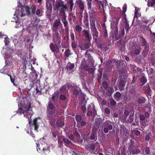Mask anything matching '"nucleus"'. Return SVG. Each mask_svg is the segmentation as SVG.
Masks as SVG:
<instances>
[{
	"label": "nucleus",
	"instance_id": "nucleus-1",
	"mask_svg": "<svg viewBox=\"0 0 155 155\" xmlns=\"http://www.w3.org/2000/svg\"><path fill=\"white\" fill-rule=\"evenodd\" d=\"M36 6L33 5L31 7L28 6L24 7L21 12H19V11L16 10L14 14V16L16 15V17H22L27 14L29 16L31 12L33 14H35L36 11Z\"/></svg>",
	"mask_w": 155,
	"mask_h": 155
},
{
	"label": "nucleus",
	"instance_id": "nucleus-2",
	"mask_svg": "<svg viewBox=\"0 0 155 155\" xmlns=\"http://www.w3.org/2000/svg\"><path fill=\"white\" fill-rule=\"evenodd\" d=\"M101 87L103 91V94L106 97L111 96L114 91L113 87L108 86L107 84L106 81L103 82Z\"/></svg>",
	"mask_w": 155,
	"mask_h": 155
},
{
	"label": "nucleus",
	"instance_id": "nucleus-3",
	"mask_svg": "<svg viewBox=\"0 0 155 155\" xmlns=\"http://www.w3.org/2000/svg\"><path fill=\"white\" fill-rule=\"evenodd\" d=\"M55 7L57 10L60 8L59 13L62 14V15H65V12L68 10V7L62 1H56L55 3Z\"/></svg>",
	"mask_w": 155,
	"mask_h": 155
},
{
	"label": "nucleus",
	"instance_id": "nucleus-4",
	"mask_svg": "<svg viewBox=\"0 0 155 155\" xmlns=\"http://www.w3.org/2000/svg\"><path fill=\"white\" fill-rule=\"evenodd\" d=\"M94 104L91 103L89 104L87 107V115L88 116H91L93 115L96 114V111L95 108Z\"/></svg>",
	"mask_w": 155,
	"mask_h": 155
},
{
	"label": "nucleus",
	"instance_id": "nucleus-5",
	"mask_svg": "<svg viewBox=\"0 0 155 155\" xmlns=\"http://www.w3.org/2000/svg\"><path fill=\"white\" fill-rule=\"evenodd\" d=\"M62 26L60 19H56L54 21L52 26V29L53 31H56L58 28H61Z\"/></svg>",
	"mask_w": 155,
	"mask_h": 155
},
{
	"label": "nucleus",
	"instance_id": "nucleus-6",
	"mask_svg": "<svg viewBox=\"0 0 155 155\" xmlns=\"http://www.w3.org/2000/svg\"><path fill=\"white\" fill-rule=\"evenodd\" d=\"M104 132L105 133L108 132L109 130H111L113 128L111 122L107 121L103 124Z\"/></svg>",
	"mask_w": 155,
	"mask_h": 155
},
{
	"label": "nucleus",
	"instance_id": "nucleus-7",
	"mask_svg": "<svg viewBox=\"0 0 155 155\" xmlns=\"http://www.w3.org/2000/svg\"><path fill=\"white\" fill-rule=\"evenodd\" d=\"M25 109V111L24 113V116L27 118H29V117L31 118L33 114L31 107L29 105V107H28L27 108L26 107Z\"/></svg>",
	"mask_w": 155,
	"mask_h": 155
},
{
	"label": "nucleus",
	"instance_id": "nucleus-8",
	"mask_svg": "<svg viewBox=\"0 0 155 155\" xmlns=\"http://www.w3.org/2000/svg\"><path fill=\"white\" fill-rule=\"evenodd\" d=\"M52 11H46V17L48 18L50 21H51L54 19L56 16V14H54L52 16H51Z\"/></svg>",
	"mask_w": 155,
	"mask_h": 155
},
{
	"label": "nucleus",
	"instance_id": "nucleus-9",
	"mask_svg": "<svg viewBox=\"0 0 155 155\" xmlns=\"http://www.w3.org/2000/svg\"><path fill=\"white\" fill-rule=\"evenodd\" d=\"M52 11H46V17L48 18L50 21H51L54 19L56 16V14H54L52 16H51Z\"/></svg>",
	"mask_w": 155,
	"mask_h": 155
},
{
	"label": "nucleus",
	"instance_id": "nucleus-10",
	"mask_svg": "<svg viewBox=\"0 0 155 155\" xmlns=\"http://www.w3.org/2000/svg\"><path fill=\"white\" fill-rule=\"evenodd\" d=\"M76 3L79 7L80 9L83 10L84 9V4L82 0H76Z\"/></svg>",
	"mask_w": 155,
	"mask_h": 155
},
{
	"label": "nucleus",
	"instance_id": "nucleus-11",
	"mask_svg": "<svg viewBox=\"0 0 155 155\" xmlns=\"http://www.w3.org/2000/svg\"><path fill=\"white\" fill-rule=\"evenodd\" d=\"M50 48L52 52L57 53L59 52V49L56 45H54L51 43L50 44Z\"/></svg>",
	"mask_w": 155,
	"mask_h": 155
},
{
	"label": "nucleus",
	"instance_id": "nucleus-12",
	"mask_svg": "<svg viewBox=\"0 0 155 155\" xmlns=\"http://www.w3.org/2000/svg\"><path fill=\"white\" fill-rule=\"evenodd\" d=\"M95 145L94 143L89 144L85 147V148L90 152H92L95 149Z\"/></svg>",
	"mask_w": 155,
	"mask_h": 155
},
{
	"label": "nucleus",
	"instance_id": "nucleus-13",
	"mask_svg": "<svg viewBox=\"0 0 155 155\" xmlns=\"http://www.w3.org/2000/svg\"><path fill=\"white\" fill-rule=\"evenodd\" d=\"M91 31L92 32L93 36L94 38L96 40L97 39L98 32L97 31V28L96 27L91 28Z\"/></svg>",
	"mask_w": 155,
	"mask_h": 155
},
{
	"label": "nucleus",
	"instance_id": "nucleus-14",
	"mask_svg": "<svg viewBox=\"0 0 155 155\" xmlns=\"http://www.w3.org/2000/svg\"><path fill=\"white\" fill-rule=\"evenodd\" d=\"M57 114V113H55L54 111L51 110L48 113L47 118H48V119L49 120L54 118Z\"/></svg>",
	"mask_w": 155,
	"mask_h": 155
},
{
	"label": "nucleus",
	"instance_id": "nucleus-15",
	"mask_svg": "<svg viewBox=\"0 0 155 155\" xmlns=\"http://www.w3.org/2000/svg\"><path fill=\"white\" fill-rule=\"evenodd\" d=\"M129 152L130 154L133 155L137 154L138 153L140 152V150L137 149L135 148H130L129 149Z\"/></svg>",
	"mask_w": 155,
	"mask_h": 155
},
{
	"label": "nucleus",
	"instance_id": "nucleus-16",
	"mask_svg": "<svg viewBox=\"0 0 155 155\" xmlns=\"http://www.w3.org/2000/svg\"><path fill=\"white\" fill-rule=\"evenodd\" d=\"M74 67V64H71L70 63H68L67 64L66 68L67 71H72V69Z\"/></svg>",
	"mask_w": 155,
	"mask_h": 155
},
{
	"label": "nucleus",
	"instance_id": "nucleus-17",
	"mask_svg": "<svg viewBox=\"0 0 155 155\" xmlns=\"http://www.w3.org/2000/svg\"><path fill=\"white\" fill-rule=\"evenodd\" d=\"M71 86L68 84H66L63 87H61L60 89V91H67L70 88Z\"/></svg>",
	"mask_w": 155,
	"mask_h": 155
},
{
	"label": "nucleus",
	"instance_id": "nucleus-18",
	"mask_svg": "<svg viewBox=\"0 0 155 155\" xmlns=\"http://www.w3.org/2000/svg\"><path fill=\"white\" fill-rule=\"evenodd\" d=\"M40 119V118H36L33 120V125L35 127V130L36 131H38V129L39 127V125L38 123L37 122V119Z\"/></svg>",
	"mask_w": 155,
	"mask_h": 155
},
{
	"label": "nucleus",
	"instance_id": "nucleus-19",
	"mask_svg": "<svg viewBox=\"0 0 155 155\" xmlns=\"http://www.w3.org/2000/svg\"><path fill=\"white\" fill-rule=\"evenodd\" d=\"M83 32H84L85 37L88 40H90L91 38V36L90 35V31L89 30H85L83 31Z\"/></svg>",
	"mask_w": 155,
	"mask_h": 155
},
{
	"label": "nucleus",
	"instance_id": "nucleus-20",
	"mask_svg": "<svg viewBox=\"0 0 155 155\" xmlns=\"http://www.w3.org/2000/svg\"><path fill=\"white\" fill-rule=\"evenodd\" d=\"M125 85V84L124 82L121 81L119 82L118 85V86L119 87V90L120 91H121L124 90Z\"/></svg>",
	"mask_w": 155,
	"mask_h": 155
},
{
	"label": "nucleus",
	"instance_id": "nucleus-21",
	"mask_svg": "<svg viewBox=\"0 0 155 155\" xmlns=\"http://www.w3.org/2000/svg\"><path fill=\"white\" fill-rule=\"evenodd\" d=\"M129 113V111L127 110H126L124 111V114L125 115V116H122L120 117V119L122 122H124V121H125Z\"/></svg>",
	"mask_w": 155,
	"mask_h": 155
},
{
	"label": "nucleus",
	"instance_id": "nucleus-22",
	"mask_svg": "<svg viewBox=\"0 0 155 155\" xmlns=\"http://www.w3.org/2000/svg\"><path fill=\"white\" fill-rule=\"evenodd\" d=\"M46 8L47 11H52V6L51 3L46 2Z\"/></svg>",
	"mask_w": 155,
	"mask_h": 155
},
{
	"label": "nucleus",
	"instance_id": "nucleus-23",
	"mask_svg": "<svg viewBox=\"0 0 155 155\" xmlns=\"http://www.w3.org/2000/svg\"><path fill=\"white\" fill-rule=\"evenodd\" d=\"M63 15V16L61 18V21L64 24V26L66 27L68 24V22L66 20V17L65 15Z\"/></svg>",
	"mask_w": 155,
	"mask_h": 155
},
{
	"label": "nucleus",
	"instance_id": "nucleus-24",
	"mask_svg": "<svg viewBox=\"0 0 155 155\" xmlns=\"http://www.w3.org/2000/svg\"><path fill=\"white\" fill-rule=\"evenodd\" d=\"M57 124L58 126L62 127L64 125V120L62 119H61L57 121Z\"/></svg>",
	"mask_w": 155,
	"mask_h": 155
},
{
	"label": "nucleus",
	"instance_id": "nucleus-25",
	"mask_svg": "<svg viewBox=\"0 0 155 155\" xmlns=\"http://www.w3.org/2000/svg\"><path fill=\"white\" fill-rule=\"evenodd\" d=\"M90 139L91 140H97V134L95 131H93L90 136Z\"/></svg>",
	"mask_w": 155,
	"mask_h": 155
},
{
	"label": "nucleus",
	"instance_id": "nucleus-26",
	"mask_svg": "<svg viewBox=\"0 0 155 155\" xmlns=\"http://www.w3.org/2000/svg\"><path fill=\"white\" fill-rule=\"evenodd\" d=\"M2 36H4V41L5 42V45H8L9 42V41H8V38L7 36L6 35H2V33L0 32V38H2Z\"/></svg>",
	"mask_w": 155,
	"mask_h": 155
},
{
	"label": "nucleus",
	"instance_id": "nucleus-27",
	"mask_svg": "<svg viewBox=\"0 0 155 155\" xmlns=\"http://www.w3.org/2000/svg\"><path fill=\"white\" fill-rule=\"evenodd\" d=\"M121 95V94L119 92H117L114 95V98L116 100L119 101L120 99Z\"/></svg>",
	"mask_w": 155,
	"mask_h": 155
},
{
	"label": "nucleus",
	"instance_id": "nucleus-28",
	"mask_svg": "<svg viewBox=\"0 0 155 155\" xmlns=\"http://www.w3.org/2000/svg\"><path fill=\"white\" fill-rule=\"evenodd\" d=\"M133 115L132 114L130 115L128 118V119L127 120L126 119V120L125 121L127 123H131L133 122Z\"/></svg>",
	"mask_w": 155,
	"mask_h": 155
},
{
	"label": "nucleus",
	"instance_id": "nucleus-29",
	"mask_svg": "<svg viewBox=\"0 0 155 155\" xmlns=\"http://www.w3.org/2000/svg\"><path fill=\"white\" fill-rule=\"evenodd\" d=\"M81 90L80 89V88L77 87H76L75 88V89L73 91V94L76 95H78L79 93H81Z\"/></svg>",
	"mask_w": 155,
	"mask_h": 155
},
{
	"label": "nucleus",
	"instance_id": "nucleus-30",
	"mask_svg": "<svg viewBox=\"0 0 155 155\" xmlns=\"http://www.w3.org/2000/svg\"><path fill=\"white\" fill-rule=\"evenodd\" d=\"M147 4L148 7H154L155 6V0H149Z\"/></svg>",
	"mask_w": 155,
	"mask_h": 155
},
{
	"label": "nucleus",
	"instance_id": "nucleus-31",
	"mask_svg": "<svg viewBox=\"0 0 155 155\" xmlns=\"http://www.w3.org/2000/svg\"><path fill=\"white\" fill-rule=\"evenodd\" d=\"M141 51V48L140 46H137L134 50V53L136 54H138Z\"/></svg>",
	"mask_w": 155,
	"mask_h": 155
},
{
	"label": "nucleus",
	"instance_id": "nucleus-32",
	"mask_svg": "<svg viewBox=\"0 0 155 155\" xmlns=\"http://www.w3.org/2000/svg\"><path fill=\"white\" fill-rule=\"evenodd\" d=\"M67 3L70 5V10L72 11L73 9V7L74 5L73 0H69Z\"/></svg>",
	"mask_w": 155,
	"mask_h": 155
},
{
	"label": "nucleus",
	"instance_id": "nucleus-33",
	"mask_svg": "<svg viewBox=\"0 0 155 155\" xmlns=\"http://www.w3.org/2000/svg\"><path fill=\"white\" fill-rule=\"evenodd\" d=\"M86 1L87 2V8L88 10H91V1L92 0H86Z\"/></svg>",
	"mask_w": 155,
	"mask_h": 155
},
{
	"label": "nucleus",
	"instance_id": "nucleus-34",
	"mask_svg": "<svg viewBox=\"0 0 155 155\" xmlns=\"http://www.w3.org/2000/svg\"><path fill=\"white\" fill-rule=\"evenodd\" d=\"M140 82L143 84H145L147 82V79L143 76H141L140 78Z\"/></svg>",
	"mask_w": 155,
	"mask_h": 155
},
{
	"label": "nucleus",
	"instance_id": "nucleus-35",
	"mask_svg": "<svg viewBox=\"0 0 155 155\" xmlns=\"http://www.w3.org/2000/svg\"><path fill=\"white\" fill-rule=\"evenodd\" d=\"M138 102L140 104H144L145 102V99L143 97H140L138 99Z\"/></svg>",
	"mask_w": 155,
	"mask_h": 155
},
{
	"label": "nucleus",
	"instance_id": "nucleus-36",
	"mask_svg": "<svg viewBox=\"0 0 155 155\" xmlns=\"http://www.w3.org/2000/svg\"><path fill=\"white\" fill-rule=\"evenodd\" d=\"M25 109L24 110L23 109L21 108H20L18 110V111H17V113L19 114H24V113H25Z\"/></svg>",
	"mask_w": 155,
	"mask_h": 155
},
{
	"label": "nucleus",
	"instance_id": "nucleus-37",
	"mask_svg": "<svg viewBox=\"0 0 155 155\" xmlns=\"http://www.w3.org/2000/svg\"><path fill=\"white\" fill-rule=\"evenodd\" d=\"M71 54L70 50L69 49L66 50L64 52V55L66 57H68Z\"/></svg>",
	"mask_w": 155,
	"mask_h": 155
},
{
	"label": "nucleus",
	"instance_id": "nucleus-38",
	"mask_svg": "<svg viewBox=\"0 0 155 155\" xmlns=\"http://www.w3.org/2000/svg\"><path fill=\"white\" fill-rule=\"evenodd\" d=\"M90 25H91V28H93L96 27L95 23V20H94L92 19L91 20Z\"/></svg>",
	"mask_w": 155,
	"mask_h": 155
},
{
	"label": "nucleus",
	"instance_id": "nucleus-39",
	"mask_svg": "<svg viewBox=\"0 0 155 155\" xmlns=\"http://www.w3.org/2000/svg\"><path fill=\"white\" fill-rule=\"evenodd\" d=\"M82 27L78 25H76L75 27V30L78 32H81L82 30Z\"/></svg>",
	"mask_w": 155,
	"mask_h": 155
},
{
	"label": "nucleus",
	"instance_id": "nucleus-40",
	"mask_svg": "<svg viewBox=\"0 0 155 155\" xmlns=\"http://www.w3.org/2000/svg\"><path fill=\"white\" fill-rule=\"evenodd\" d=\"M64 142L66 145L72 143L71 141L65 138H64Z\"/></svg>",
	"mask_w": 155,
	"mask_h": 155
},
{
	"label": "nucleus",
	"instance_id": "nucleus-41",
	"mask_svg": "<svg viewBox=\"0 0 155 155\" xmlns=\"http://www.w3.org/2000/svg\"><path fill=\"white\" fill-rule=\"evenodd\" d=\"M90 45V40H88V41L87 42H86L84 44V46L85 47V49L88 48H89Z\"/></svg>",
	"mask_w": 155,
	"mask_h": 155
},
{
	"label": "nucleus",
	"instance_id": "nucleus-42",
	"mask_svg": "<svg viewBox=\"0 0 155 155\" xmlns=\"http://www.w3.org/2000/svg\"><path fill=\"white\" fill-rule=\"evenodd\" d=\"M151 135L150 133H149L145 137V139L146 141H149L151 139Z\"/></svg>",
	"mask_w": 155,
	"mask_h": 155
},
{
	"label": "nucleus",
	"instance_id": "nucleus-43",
	"mask_svg": "<svg viewBox=\"0 0 155 155\" xmlns=\"http://www.w3.org/2000/svg\"><path fill=\"white\" fill-rule=\"evenodd\" d=\"M64 137H60L58 140V143L61 144H62L63 142L64 141Z\"/></svg>",
	"mask_w": 155,
	"mask_h": 155
},
{
	"label": "nucleus",
	"instance_id": "nucleus-44",
	"mask_svg": "<svg viewBox=\"0 0 155 155\" xmlns=\"http://www.w3.org/2000/svg\"><path fill=\"white\" fill-rule=\"evenodd\" d=\"M36 14L38 16H40L42 15V12L40 10L38 9L36 11Z\"/></svg>",
	"mask_w": 155,
	"mask_h": 155
},
{
	"label": "nucleus",
	"instance_id": "nucleus-45",
	"mask_svg": "<svg viewBox=\"0 0 155 155\" xmlns=\"http://www.w3.org/2000/svg\"><path fill=\"white\" fill-rule=\"evenodd\" d=\"M76 120L78 122H80L81 120V117L80 116L77 115L76 116Z\"/></svg>",
	"mask_w": 155,
	"mask_h": 155
},
{
	"label": "nucleus",
	"instance_id": "nucleus-46",
	"mask_svg": "<svg viewBox=\"0 0 155 155\" xmlns=\"http://www.w3.org/2000/svg\"><path fill=\"white\" fill-rule=\"evenodd\" d=\"M85 54V57H88V58L91 59V54L88 53V51H86Z\"/></svg>",
	"mask_w": 155,
	"mask_h": 155
},
{
	"label": "nucleus",
	"instance_id": "nucleus-47",
	"mask_svg": "<svg viewBox=\"0 0 155 155\" xmlns=\"http://www.w3.org/2000/svg\"><path fill=\"white\" fill-rule=\"evenodd\" d=\"M141 43L143 45H145L147 42L146 40L143 38H142L141 40Z\"/></svg>",
	"mask_w": 155,
	"mask_h": 155
},
{
	"label": "nucleus",
	"instance_id": "nucleus-48",
	"mask_svg": "<svg viewBox=\"0 0 155 155\" xmlns=\"http://www.w3.org/2000/svg\"><path fill=\"white\" fill-rule=\"evenodd\" d=\"M48 107H49V108L51 110L53 109L54 107L53 104L51 103H49Z\"/></svg>",
	"mask_w": 155,
	"mask_h": 155
},
{
	"label": "nucleus",
	"instance_id": "nucleus-49",
	"mask_svg": "<svg viewBox=\"0 0 155 155\" xmlns=\"http://www.w3.org/2000/svg\"><path fill=\"white\" fill-rule=\"evenodd\" d=\"M145 152L147 154H149L150 152V148L149 147H147L145 149Z\"/></svg>",
	"mask_w": 155,
	"mask_h": 155
},
{
	"label": "nucleus",
	"instance_id": "nucleus-50",
	"mask_svg": "<svg viewBox=\"0 0 155 155\" xmlns=\"http://www.w3.org/2000/svg\"><path fill=\"white\" fill-rule=\"evenodd\" d=\"M110 104L111 105L114 106L116 104V102L114 100H111L110 101Z\"/></svg>",
	"mask_w": 155,
	"mask_h": 155
},
{
	"label": "nucleus",
	"instance_id": "nucleus-51",
	"mask_svg": "<svg viewBox=\"0 0 155 155\" xmlns=\"http://www.w3.org/2000/svg\"><path fill=\"white\" fill-rule=\"evenodd\" d=\"M141 69L137 67L136 66H135L134 69V70L136 71V72L140 71H141Z\"/></svg>",
	"mask_w": 155,
	"mask_h": 155
},
{
	"label": "nucleus",
	"instance_id": "nucleus-52",
	"mask_svg": "<svg viewBox=\"0 0 155 155\" xmlns=\"http://www.w3.org/2000/svg\"><path fill=\"white\" fill-rule=\"evenodd\" d=\"M71 46L73 49L75 48L76 47V45L74 41H73L72 43Z\"/></svg>",
	"mask_w": 155,
	"mask_h": 155
},
{
	"label": "nucleus",
	"instance_id": "nucleus-53",
	"mask_svg": "<svg viewBox=\"0 0 155 155\" xmlns=\"http://www.w3.org/2000/svg\"><path fill=\"white\" fill-rule=\"evenodd\" d=\"M60 98L61 100H64L66 99V97L64 95H61L60 96Z\"/></svg>",
	"mask_w": 155,
	"mask_h": 155
},
{
	"label": "nucleus",
	"instance_id": "nucleus-54",
	"mask_svg": "<svg viewBox=\"0 0 155 155\" xmlns=\"http://www.w3.org/2000/svg\"><path fill=\"white\" fill-rule=\"evenodd\" d=\"M81 109L82 111L84 113L86 112V106L85 105H83L81 107Z\"/></svg>",
	"mask_w": 155,
	"mask_h": 155
},
{
	"label": "nucleus",
	"instance_id": "nucleus-55",
	"mask_svg": "<svg viewBox=\"0 0 155 155\" xmlns=\"http://www.w3.org/2000/svg\"><path fill=\"white\" fill-rule=\"evenodd\" d=\"M105 112L107 114H109L110 113V110L108 108H106L104 110Z\"/></svg>",
	"mask_w": 155,
	"mask_h": 155
},
{
	"label": "nucleus",
	"instance_id": "nucleus-56",
	"mask_svg": "<svg viewBox=\"0 0 155 155\" xmlns=\"http://www.w3.org/2000/svg\"><path fill=\"white\" fill-rule=\"evenodd\" d=\"M71 37L73 41H74V33H72L71 34Z\"/></svg>",
	"mask_w": 155,
	"mask_h": 155
},
{
	"label": "nucleus",
	"instance_id": "nucleus-57",
	"mask_svg": "<svg viewBox=\"0 0 155 155\" xmlns=\"http://www.w3.org/2000/svg\"><path fill=\"white\" fill-rule=\"evenodd\" d=\"M50 123L51 126H54L55 124V121L54 120H50Z\"/></svg>",
	"mask_w": 155,
	"mask_h": 155
},
{
	"label": "nucleus",
	"instance_id": "nucleus-58",
	"mask_svg": "<svg viewBox=\"0 0 155 155\" xmlns=\"http://www.w3.org/2000/svg\"><path fill=\"white\" fill-rule=\"evenodd\" d=\"M140 119L142 120H143L145 119V116L143 115H140Z\"/></svg>",
	"mask_w": 155,
	"mask_h": 155
},
{
	"label": "nucleus",
	"instance_id": "nucleus-59",
	"mask_svg": "<svg viewBox=\"0 0 155 155\" xmlns=\"http://www.w3.org/2000/svg\"><path fill=\"white\" fill-rule=\"evenodd\" d=\"M80 124L82 126H85L86 124L85 121L84 120L80 122Z\"/></svg>",
	"mask_w": 155,
	"mask_h": 155
},
{
	"label": "nucleus",
	"instance_id": "nucleus-60",
	"mask_svg": "<svg viewBox=\"0 0 155 155\" xmlns=\"http://www.w3.org/2000/svg\"><path fill=\"white\" fill-rule=\"evenodd\" d=\"M125 29L126 30V31L127 33L128 32V30L129 29V26L128 25L126 24V26L125 27Z\"/></svg>",
	"mask_w": 155,
	"mask_h": 155
},
{
	"label": "nucleus",
	"instance_id": "nucleus-61",
	"mask_svg": "<svg viewBox=\"0 0 155 155\" xmlns=\"http://www.w3.org/2000/svg\"><path fill=\"white\" fill-rule=\"evenodd\" d=\"M134 134L137 136L139 135L140 134V132L138 130H136L134 131Z\"/></svg>",
	"mask_w": 155,
	"mask_h": 155
},
{
	"label": "nucleus",
	"instance_id": "nucleus-62",
	"mask_svg": "<svg viewBox=\"0 0 155 155\" xmlns=\"http://www.w3.org/2000/svg\"><path fill=\"white\" fill-rule=\"evenodd\" d=\"M59 37L58 34H56L54 36V39H55L56 40H58L59 39Z\"/></svg>",
	"mask_w": 155,
	"mask_h": 155
},
{
	"label": "nucleus",
	"instance_id": "nucleus-63",
	"mask_svg": "<svg viewBox=\"0 0 155 155\" xmlns=\"http://www.w3.org/2000/svg\"><path fill=\"white\" fill-rule=\"evenodd\" d=\"M52 134L53 136L55 138L56 137V135H57V133L53 131L52 132Z\"/></svg>",
	"mask_w": 155,
	"mask_h": 155
},
{
	"label": "nucleus",
	"instance_id": "nucleus-64",
	"mask_svg": "<svg viewBox=\"0 0 155 155\" xmlns=\"http://www.w3.org/2000/svg\"><path fill=\"white\" fill-rule=\"evenodd\" d=\"M142 54L145 57L147 55L148 53L146 51H143L142 52Z\"/></svg>",
	"mask_w": 155,
	"mask_h": 155
}]
</instances>
